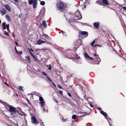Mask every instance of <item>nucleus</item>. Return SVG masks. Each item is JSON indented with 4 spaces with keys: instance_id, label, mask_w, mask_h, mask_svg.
<instances>
[{
    "instance_id": "obj_25",
    "label": "nucleus",
    "mask_w": 126,
    "mask_h": 126,
    "mask_svg": "<svg viewBox=\"0 0 126 126\" xmlns=\"http://www.w3.org/2000/svg\"><path fill=\"white\" fill-rule=\"evenodd\" d=\"M34 1V0H30L29 1V4L31 5L33 3Z\"/></svg>"
},
{
    "instance_id": "obj_4",
    "label": "nucleus",
    "mask_w": 126,
    "mask_h": 126,
    "mask_svg": "<svg viewBox=\"0 0 126 126\" xmlns=\"http://www.w3.org/2000/svg\"><path fill=\"white\" fill-rule=\"evenodd\" d=\"M10 114L12 118H16L18 117V115H19V113L18 111L16 110Z\"/></svg>"
},
{
    "instance_id": "obj_21",
    "label": "nucleus",
    "mask_w": 126,
    "mask_h": 126,
    "mask_svg": "<svg viewBox=\"0 0 126 126\" xmlns=\"http://www.w3.org/2000/svg\"><path fill=\"white\" fill-rule=\"evenodd\" d=\"M25 58L27 60V61H28L29 63H31V62L30 61V59L29 56H26Z\"/></svg>"
},
{
    "instance_id": "obj_62",
    "label": "nucleus",
    "mask_w": 126,
    "mask_h": 126,
    "mask_svg": "<svg viewBox=\"0 0 126 126\" xmlns=\"http://www.w3.org/2000/svg\"><path fill=\"white\" fill-rule=\"evenodd\" d=\"M39 50V49H36V50H36V51H38V50Z\"/></svg>"
},
{
    "instance_id": "obj_2",
    "label": "nucleus",
    "mask_w": 126,
    "mask_h": 126,
    "mask_svg": "<svg viewBox=\"0 0 126 126\" xmlns=\"http://www.w3.org/2000/svg\"><path fill=\"white\" fill-rule=\"evenodd\" d=\"M57 6L58 8L61 12L65 13L66 12L65 8L67 6L66 4L63 2L62 1L59 2L57 4Z\"/></svg>"
},
{
    "instance_id": "obj_40",
    "label": "nucleus",
    "mask_w": 126,
    "mask_h": 126,
    "mask_svg": "<svg viewBox=\"0 0 126 126\" xmlns=\"http://www.w3.org/2000/svg\"><path fill=\"white\" fill-rule=\"evenodd\" d=\"M59 93L61 94V95H62L63 94V91H61V90H59Z\"/></svg>"
},
{
    "instance_id": "obj_45",
    "label": "nucleus",
    "mask_w": 126,
    "mask_h": 126,
    "mask_svg": "<svg viewBox=\"0 0 126 126\" xmlns=\"http://www.w3.org/2000/svg\"><path fill=\"white\" fill-rule=\"evenodd\" d=\"M52 84H53V85L55 87L56 85L55 84V83L53 82L52 81Z\"/></svg>"
},
{
    "instance_id": "obj_15",
    "label": "nucleus",
    "mask_w": 126,
    "mask_h": 126,
    "mask_svg": "<svg viewBox=\"0 0 126 126\" xmlns=\"http://www.w3.org/2000/svg\"><path fill=\"white\" fill-rule=\"evenodd\" d=\"M4 6L5 8L7 9L8 11H10L11 10V8H10L8 5H5Z\"/></svg>"
},
{
    "instance_id": "obj_63",
    "label": "nucleus",
    "mask_w": 126,
    "mask_h": 126,
    "mask_svg": "<svg viewBox=\"0 0 126 126\" xmlns=\"http://www.w3.org/2000/svg\"><path fill=\"white\" fill-rule=\"evenodd\" d=\"M32 95V94H28V95Z\"/></svg>"
},
{
    "instance_id": "obj_46",
    "label": "nucleus",
    "mask_w": 126,
    "mask_h": 126,
    "mask_svg": "<svg viewBox=\"0 0 126 126\" xmlns=\"http://www.w3.org/2000/svg\"><path fill=\"white\" fill-rule=\"evenodd\" d=\"M99 58V56H98V55H97V56L96 57L95 59H98V58Z\"/></svg>"
},
{
    "instance_id": "obj_41",
    "label": "nucleus",
    "mask_w": 126,
    "mask_h": 126,
    "mask_svg": "<svg viewBox=\"0 0 126 126\" xmlns=\"http://www.w3.org/2000/svg\"><path fill=\"white\" fill-rule=\"evenodd\" d=\"M77 56L76 57V58L77 59H79L80 58V57L79 56H78V54H77Z\"/></svg>"
},
{
    "instance_id": "obj_16",
    "label": "nucleus",
    "mask_w": 126,
    "mask_h": 126,
    "mask_svg": "<svg viewBox=\"0 0 126 126\" xmlns=\"http://www.w3.org/2000/svg\"><path fill=\"white\" fill-rule=\"evenodd\" d=\"M43 25L44 26V27L46 28L47 27V25L46 23L45 20L43 21H42Z\"/></svg>"
},
{
    "instance_id": "obj_47",
    "label": "nucleus",
    "mask_w": 126,
    "mask_h": 126,
    "mask_svg": "<svg viewBox=\"0 0 126 126\" xmlns=\"http://www.w3.org/2000/svg\"><path fill=\"white\" fill-rule=\"evenodd\" d=\"M19 53L20 55H21L22 54V52L21 51H19Z\"/></svg>"
},
{
    "instance_id": "obj_3",
    "label": "nucleus",
    "mask_w": 126,
    "mask_h": 126,
    "mask_svg": "<svg viewBox=\"0 0 126 126\" xmlns=\"http://www.w3.org/2000/svg\"><path fill=\"white\" fill-rule=\"evenodd\" d=\"M81 15L80 14L79 12H76L73 15V17L71 16V18L73 20H77L80 19L82 18Z\"/></svg>"
},
{
    "instance_id": "obj_22",
    "label": "nucleus",
    "mask_w": 126,
    "mask_h": 126,
    "mask_svg": "<svg viewBox=\"0 0 126 126\" xmlns=\"http://www.w3.org/2000/svg\"><path fill=\"white\" fill-rule=\"evenodd\" d=\"M39 100L40 101V102H43V101H45L42 97L41 96H40L39 97Z\"/></svg>"
},
{
    "instance_id": "obj_32",
    "label": "nucleus",
    "mask_w": 126,
    "mask_h": 126,
    "mask_svg": "<svg viewBox=\"0 0 126 126\" xmlns=\"http://www.w3.org/2000/svg\"><path fill=\"white\" fill-rule=\"evenodd\" d=\"M4 34L7 36H9V34L8 32H6V31H4Z\"/></svg>"
},
{
    "instance_id": "obj_60",
    "label": "nucleus",
    "mask_w": 126,
    "mask_h": 126,
    "mask_svg": "<svg viewBox=\"0 0 126 126\" xmlns=\"http://www.w3.org/2000/svg\"><path fill=\"white\" fill-rule=\"evenodd\" d=\"M89 63H92V62L91 61H90V62H89Z\"/></svg>"
},
{
    "instance_id": "obj_39",
    "label": "nucleus",
    "mask_w": 126,
    "mask_h": 126,
    "mask_svg": "<svg viewBox=\"0 0 126 126\" xmlns=\"http://www.w3.org/2000/svg\"><path fill=\"white\" fill-rule=\"evenodd\" d=\"M35 95L37 96H39V94L38 93H36V92H35Z\"/></svg>"
},
{
    "instance_id": "obj_38",
    "label": "nucleus",
    "mask_w": 126,
    "mask_h": 126,
    "mask_svg": "<svg viewBox=\"0 0 126 126\" xmlns=\"http://www.w3.org/2000/svg\"><path fill=\"white\" fill-rule=\"evenodd\" d=\"M15 51H16V52L18 54H19V53H18V51H17V49H16V47H15Z\"/></svg>"
},
{
    "instance_id": "obj_9",
    "label": "nucleus",
    "mask_w": 126,
    "mask_h": 126,
    "mask_svg": "<svg viewBox=\"0 0 126 126\" xmlns=\"http://www.w3.org/2000/svg\"><path fill=\"white\" fill-rule=\"evenodd\" d=\"M99 24L100 23L99 22H96L93 23V25L95 27L98 28L99 27Z\"/></svg>"
},
{
    "instance_id": "obj_59",
    "label": "nucleus",
    "mask_w": 126,
    "mask_h": 126,
    "mask_svg": "<svg viewBox=\"0 0 126 126\" xmlns=\"http://www.w3.org/2000/svg\"><path fill=\"white\" fill-rule=\"evenodd\" d=\"M43 25V23L40 24V26L41 27Z\"/></svg>"
},
{
    "instance_id": "obj_19",
    "label": "nucleus",
    "mask_w": 126,
    "mask_h": 126,
    "mask_svg": "<svg viewBox=\"0 0 126 126\" xmlns=\"http://www.w3.org/2000/svg\"><path fill=\"white\" fill-rule=\"evenodd\" d=\"M6 22H3L2 24V25L3 27V29L4 30L7 27V25H5Z\"/></svg>"
},
{
    "instance_id": "obj_51",
    "label": "nucleus",
    "mask_w": 126,
    "mask_h": 126,
    "mask_svg": "<svg viewBox=\"0 0 126 126\" xmlns=\"http://www.w3.org/2000/svg\"><path fill=\"white\" fill-rule=\"evenodd\" d=\"M45 36L46 37V38H48V36L47 35H45Z\"/></svg>"
},
{
    "instance_id": "obj_50",
    "label": "nucleus",
    "mask_w": 126,
    "mask_h": 126,
    "mask_svg": "<svg viewBox=\"0 0 126 126\" xmlns=\"http://www.w3.org/2000/svg\"><path fill=\"white\" fill-rule=\"evenodd\" d=\"M90 105L91 107H93V106L92 105L91 103H90Z\"/></svg>"
},
{
    "instance_id": "obj_1",
    "label": "nucleus",
    "mask_w": 126,
    "mask_h": 126,
    "mask_svg": "<svg viewBox=\"0 0 126 126\" xmlns=\"http://www.w3.org/2000/svg\"><path fill=\"white\" fill-rule=\"evenodd\" d=\"M0 102L1 103H3V105L5 106L6 108L7 109V110L9 111L10 114L12 112H14L16 110V108L11 105H10L5 102H3L0 100Z\"/></svg>"
},
{
    "instance_id": "obj_23",
    "label": "nucleus",
    "mask_w": 126,
    "mask_h": 126,
    "mask_svg": "<svg viewBox=\"0 0 126 126\" xmlns=\"http://www.w3.org/2000/svg\"><path fill=\"white\" fill-rule=\"evenodd\" d=\"M61 32L63 36H65V37L67 35L65 32H64L62 30Z\"/></svg>"
},
{
    "instance_id": "obj_10",
    "label": "nucleus",
    "mask_w": 126,
    "mask_h": 126,
    "mask_svg": "<svg viewBox=\"0 0 126 126\" xmlns=\"http://www.w3.org/2000/svg\"><path fill=\"white\" fill-rule=\"evenodd\" d=\"M47 42V41L46 40H45V41H44L39 39L37 41V43L38 44L40 45L43 43H46Z\"/></svg>"
},
{
    "instance_id": "obj_64",
    "label": "nucleus",
    "mask_w": 126,
    "mask_h": 126,
    "mask_svg": "<svg viewBox=\"0 0 126 126\" xmlns=\"http://www.w3.org/2000/svg\"><path fill=\"white\" fill-rule=\"evenodd\" d=\"M81 89L82 90V91H83V88L82 87H81Z\"/></svg>"
},
{
    "instance_id": "obj_30",
    "label": "nucleus",
    "mask_w": 126,
    "mask_h": 126,
    "mask_svg": "<svg viewBox=\"0 0 126 126\" xmlns=\"http://www.w3.org/2000/svg\"><path fill=\"white\" fill-rule=\"evenodd\" d=\"M43 111L44 112H45V111H46L47 112L48 110L47 109L46 110V109L45 108V107H43Z\"/></svg>"
},
{
    "instance_id": "obj_35",
    "label": "nucleus",
    "mask_w": 126,
    "mask_h": 126,
    "mask_svg": "<svg viewBox=\"0 0 126 126\" xmlns=\"http://www.w3.org/2000/svg\"><path fill=\"white\" fill-rule=\"evenodd\" d=\"M46 77L47 78V79L49 80L50 81L52 82V81L51 80V79H50L48 77V76H47Z\"/></svg>"
},
{
    "instance_id": "obj_26",
    "label": "nucleus",
    "mask_w": 126,
    "mask_h": 126,
    "mask_svg": "<svg viewBox=\"0 0 126 126\" xmlns=\"http://www.w3.org/2000/svg\"><path fill=\"white\" fill-rule=\"evenodd\" d=\"M18 89L20 91H23V87L21 86H20L19 87Z\"/></svg>"
},
{
    "instance_id": "obj_52",
    "label": "nucleus",
    "mask_w": 126,
    "mask_h": 126,
    "mask_svg": "<svg viewBox=\"0 0 126 126\" xmlns=\"http://www.w3.org/2000/svg\"><path fill=\"white\" fill-rule=\"evenodd\" d=\"M62 120L63 121H65V119H64L63 118H62Z\"/></svg>"
},
{
    "instance_id": "obj_49",
    "label": "nucleus",
    "mask_w": 126,
    "mask_h": 126,
    "mask_svg": "<svg viewBox=\"0 0 126 126\" xmlns=\"http://www.w3.org/2000/svg\"><path fill=\"white\" fill-rule=\"evenodd\" d=\"M15 2H17L18 1V0H13Z\"/></svg>"
},
{
    "instance_id": "obj_27",
    "label": "nucleus",
    "mask_w": 126,
    "mask_h": 126,
    "mask_svg": "<svg viewBox=\"0 0 126 126\" xmlns=\"http://www.w3.org/2000/svg\"><path fill=\"white\" fill-rule=\"evenodd\" d=\"M95 42V40H94L91 43V46L93 47H94V44Z\"/></svg>"
},
{
    "instance_id": "obj_55",
    "label": "nucleus",
    "mask_w": 126,
    "mask_h": 126,
    "mask_svg": "<svg viewBox=\"0 0 126 126\" xmlns=\"http://www.w3.org/2000/svg\"><path fill=\"white\" fill-rule=\"evenodd\" d=\"M93 55L94 56H97V55H97L96 54H93Z\"/></svg>"
},
{
    "instance_id": "obj_58",
    "label": "nucleus",
    "mask_w": 126,
    "mask_h": 126,
    "mask_svg": "<svg viewBox=\"0 0 126 126\" xmlns=\"http://www.w3.org/2000/svg\"><path fill=\"white\" fill-rule=\"evenodd\" d=\"M31 50L33 52V50L31 48Z\"/></svg>"
},
{
    "instance_id": "obj_11",
    "label": "nucleus",
    "mask_w": 126,
    "mask_h": 126,
    "mask_svg": "<svg viewBox=\"0 0 126 126\" xmlns=\"http://www.w3.org/2000/svg\"><path fill=\"white\" fill-rule=\"evenodd\" d=\"M102 2L103 4L106 5L109 4V2L108 0H102Z\"/></svg>"
},
{
    "instance_id": "obj_20",
    "label": "nucleus",
    "mask_w": 126,
    "mask_h": 126,
    "mask_svg": "<svg viewBox=\"0 0 126 126\" xmlns=\"http://www.w3.org/2000/svg\"><path fill=\"white\" fill-rule=\"evenodd\" d=\"M5 17L6 19L8 21H10L11 20V19L8 15L5 16Z\"/></svg>"
},
{
    "instance_id": "obj_61",
    "label": "nucleus",
    "mask_w": 126,
    "mask_h": 126,
    "mask_svg": "<svg viewBox=\"0 0 126 126\" xmlns=\"http://www.w3.org/2000/svg\"><path fill=\"white\" fill-rule=\"evenodd\" d=\"M41 39H44V38H41Z\"/></svg>"
},
{
    "instance_id": "obj_14",
    "label": "nucleus",
    "mask_w": 126,
    "mask_h": 126,
    "mask_svg": "<svg viewBox=\"0 0 126 126\" xmlns=\"http://www.w3.org/2000/svg\"><path fill=\"white\" fill-rule=\"evenodd\" d=\"M29 50L30 53L31 54V55L33 57L34 59L35 60V61H36L37 60V59L36 58V57H35V56L33 54V53L32 52H31L30 50L29 49Z\"/></svg>"
},
{
    "instance_id": "obj_28",
    "label": "nucleus",
    "mask_w": 126,
    "mask_h": 126,
    "mask_svg": "<svg viewBox=\"0 0 126 126\" xmlns=\"http://www.w3.org/2000/svg\"><path fill=\"white\" fill-rule=\"evenodd\" d=\"M42 73L43 76H46V77L47 76V74L46 73L44 72H42Z\"/></svg>"
},
{
    "instance_id": "obj_29",
    "label": "nucleus",
    "mask_w": 126,
    "mask_h": 126,
    "mask_svg": "<svg viewBox=\"0 0 126 126\" xmlns=\"http://www.w3.org/2000/svg\"><path fill=\"white\" fill-rule=\"evenodd\" d=\"M45 4V2L44 1H41L40 3V4L42 5H44Z\"/></svg>"
},
{
    "instance_id": "obj_57",
    "label": "nucleus",
    "mask_w": 126,
    "mask_h": 126,
    "mask_svg": "<svg viewBox=\"0 0 126 126\" xmlns=\"http://www.w3.org/2000/svg\"><path fill=\"white\" fill-rule=\"evenodd\" d=\"M98 110H101V108H98Z\"/></svg>"
},
{
    "instance_id": "obj_6",
    "label": "nucleus",
    "mask_w": 126,
    "mask_h": 126,
    "mask_svg": "<svg viewBox=\"0 0 126 126\" xmlns=\"http://www.w3.org/2000/svg\"><path fill=\"white\" fill-rule=\"evenodd\" d=\"M31 120H32V122L34 124L36 123L38 124V122L37 121L36 118L34 116L32 117H31Z\"/></svg>"
},
{
    "instance_id": "obj_42",
    "label": "nucleus",
    "mask_w": 126,
    "mask_h": 126,
    "mask_svg": "<svg viewBox=\"0 0 126 126\" xmlns=\"http://www.w3.org/2000/svg\"><path fill=\"white\" fill-rule=\"evenodd\" d=\"M58 88H59L60 89H62V87H61V86L60 85H59L58 86Z\"/></svg>"
},
{
    "instance_id": "obj_36",
    "label": "nucleus",
    "mask_w": 126,
    "mask_h": 126,
    "mask_svg": "<svg viewBox=\"0 0 126 126\" xmlns=\"http://www.w3.org/2000/svg\"><path fill=\"white\" fill-rule=\"evenodd\" d=\"M27 101L28 103L30 105L31 104V103L30 102L29 99L28 98H27Z\"/></svg>"
},
{
    "instance_id": "obj_5",
    "label": "nucleus",
    "mask_w": 126,
    "mask_h": 126,
    "mask_svg": "<svg viewBox=\"0 0 126 126\" xmlns=\"http://www.w3.org/2000/svg\"><path fill=\"white\" fill-rule=\"evenodd\" d=\"M100 112L103 115H104L105 117H106V118L107 119L109 123L110 126H111V125L110 124V123L108 120V119H109L110 120L111 119L109 117H107V113L102 110L100 111Z\"/></svg>"
},
{
    "instance_id": "obj_8",
    "label": "nucleus",
    "mask_w": 126,
    "mask_h": 126,
    "mask_svg": "<svg viewBox=\"0 0 126 126\" xmlns=\"http://www.w3.org/2000/svg\"><path fill=\"white\" fill-rule=\"evenodd\" d=\"M80 34L84 37H86L88 35V32L86 31H81L80 32Z\"/></svg>"
},
{
    "instance_id": "obj_31",
    "label": "nucleus",
    "mask_w": 126,
    "mask_h": 126,
    "mask_svg": "<svg viewBox=\"0 0 126 126\" xmlns=\"http://www.w3.org/2000/svg\"><path fill=\"white\" fill-rule=\"evenodd\" d=\"M6 28L8 32L9 31H10L9 29V24H8L7 25Z\"/></svg>"
},
{
    "instance_id": "obj_56",
    "label": "nucleus",
    "mask_w": 126,
    "mask_h": 126,
    "mask_svg": "<svg viewBox=\"0 0 126 126\" xmlns=\"http://www.w3.org/2000/svg\"><path fill=\"white\" fill-rule=\"evenodd\" d=\"M99 46V45H97V44H96V45H94V47H96V46Z\"/></svg>"
},
{
    "instance_id": "obj_34",
    "label": "nucleus",
    "mask_w": 126,
    "mask_h": 126,
    "mask_svg": "<svg viewBox=\"0 0 126 126\" xmlns=\"http://www.w3.org/2000/svg\"><path fill=\"white\" fill-rule=\"evenodd\" d=\"M97 2H98L100 3L101 4L102 3V0H98L96 2V3Z\"/></svg>"
},
{
    "instance_id": "obj_37",
    "label": "nucleus",
    "mask_w": 126,
    "mask_h": 126,
    "mask_svg": "<svg viewBox=\"0 0 126 126\" xmlns=\"http://www.w3.org/2000/svg\"><path fill=\"white\" fill-rule=\"evenodd\" d=\"M99 59L98 60V59H95V61H98V62H100L101 61V60H100V58H99Z\"/></svg>"
},
{
    "instance_id": "obj_24",
    "label": "nucleus",
    "mask_w": 126,
    "mask_h": 126,
    "mask_svg": "<svg viewBox=\"0 0 126 126\" xmlns=\"http://www.w3.org/2000/svg\"><path fill=\"white\" fill-rule=\"evenodd\" d=\"M47 66L49 67L48 68V69L50 70H51V65L50 64L48 65H47Z\"/></svg>"
},
{
    "instance_id": "obj_54",
    "label": "nucleus",
    "mask_w": 126,
    "mask_h": 126,
    "mask_svg": "<svg viewBox=\"0 0 126 126\" xmlns=\"http://www.w3.org/2000/svg\"><path fill=\"white\" fill-rule=\"evenodd\" d=\"M5 83V84H6V85H7V86H9V85H8V84L7 83L5 82V83Z\"/></svg>"
},
{
    "instance_id": "obj_53",
    "label": "nucleus",
    "mask_w": 126,
    "mask_h": 126,
    "mask_svg": "<svg viewBox=\"0 0 126 126\" xmlns=\"http://www.w3.org/2000/svg\"><path fill=\"white\" fill-rule=\"evenodd\" d=\"M15 43L16 44V45H18V43L17 42H15Z\"/></svg>"
},
{
    "instance_id": "obj_33",
    "label": "nucleus",
    "mask_w": 126,
    "mask_h": 126,
    "mask_svg": "<svg viewBox=\"0 0 126 126\" xmlns=\"http://www.w3.org/2000/svg\"><path fill=\"white\" fill-rule=\"evenodd\" d=\"M76 116L75 115H73L72 117V118L75 119L76 117Z\"/></svg>"
},
{
    "instance_id": "obj_17",
    "label": "nucleus",
    "mask_w": 126,
    "mask_h": 126,
    "mask_svg": "<svg viewBox=\"0 0 126 126\" xmlns=\"http://www.w3.org/2000/svg\"><path fill=\"white\" fill-rule=\"evenodd\" d=\"M22 119H24L25 118V116L24 114H21L19 113V115H18V117Z\"/></svg>"
},
{
    "instance_id": "obj_44",
    "label": "nucleus",
    "mask_w": 126,
    "mask_h": 126,
    "mask_svg": "<svg viewBox=\"0 0 126 126\" xmlns=\"http://www.w3.org/2000/svg\"><path fill=\"white\" fill-rule=\"evenodd\" d=\"M123 9L125 10L126 11V7H123Z\"/></svg>"
},
{
    "instance_id": "obj_7",
    "label": "nucleus",
    "mask_w": 126,
    "mask_h": 126,
    "mask_svg": "<svg viewBox=\"0 0 126 126\" xmlns=\"http://www.w3.org/2000/svg\"><path fill=\"white\" fill-rule=\"evenodd\" d=\"M84 57L85 58L87 59L88 60L94 59L93 58L90 57L87 54L86 52H85L84 53Z\"/></svg>"
},
{
    "instance_id": "obj_18",
    "label": "nucleus",
    "mask_w": 126,
    "mask_h": 126,
    "mask_svg": "<svg viewBox=\"0 0 126 126\" xmlns=\"http://www.w3.org/2000/svg\"><path fill=\"white\" fill-rule=\"evenodd\" d=\"M4 11L0 10V13L2 16H3L4 15L6 14V11L5 9H4Z\"/></svg>"
},
{
    "instance_id": "obj_43",
    "label": "nucleus",
    "mask_w": 126,
    "mask_h": 126,
    "mask_svg": "<svg viewBox=\"0 0 126 126\" xmlns=\"http://www.w3.org/2000/svg\"><path fill=\"white\" fill-rule=\"evenodd\" d=\"M67 94L70 97H71V94H70V93H67Z\"/></svg>"
},
{
    "instance_id": "obj_48",
    "label": "nucleus",
    "mask_w": 126,
    "mask_h": 126,
    "mask_svg": "<svg viewBox=\"0 0 126 126\" xmlns=\"http://www.w3.org/2000/svg\"><path fill=\"white\" fill-rule=\"evenodd\" d=\"M36 70L37 71H38V72L40 71V70L38 69H37Z\"/></svg>"
},
{
    "instance_id": "obj_12",
    "label": "nucleus",
    "mask_w": 126,
    "mask_h": 126,
    "mask_svg": "<svg viewBox=\"0 0 126 126\" xmlns=\"http://www.w3.org/2000/svg\"><path fill=\"white\" fill-rule=\"evenodd\" d=\"M32 4L33 5V8H35L36 7L37 4V0H34V1Z\"/></svg>"
},
{
    "instance_id": "obj_13",
    "label": "nucleus",
    "mask_w": 126,
    "mask_h": 126,
    "mask_svg": "<svg viewBox=\"0 0 126 126\" xmlns=\"http://www.w3.org/2000/svg\"><path fill=\"white\" fill-rule=\"evenodd\" d=\"M39 103L40 104V106L41 107H45V101L39 102Z\"/></svg>"
}]
</instances>
